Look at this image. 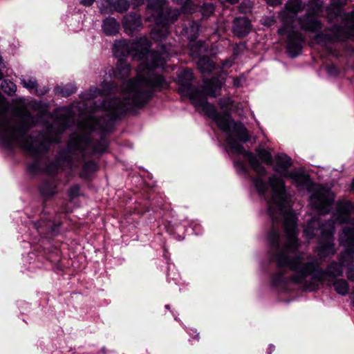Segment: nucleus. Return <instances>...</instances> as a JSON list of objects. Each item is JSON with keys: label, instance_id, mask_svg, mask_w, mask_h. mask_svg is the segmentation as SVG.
<instances>
[{"label": "nucleus", "instance_id": "nucleus-13", "mask_svg": "<svg viewBox=\"0 0 354 354\" xmlns=\"http://www.w3.org/2000/svg\"><path fill=\"white\" fill-rule=\"evenodd\" d=\"M100 88L91 87L88 92L81 93L80 97L82 100L89 101L98 97V95H108L112 93L116 84L113 82H106L104 80L100 85Z\"/></svg>", "mask_w": 354, "mask_h": 354}, {"label": "nucleus", "instance_id": "nucleus-53", "mask_svg": "<svg viewBox=\"0 0 354 354\" xmlns=\"http://www.w3.org/2000/svg\"><path fill=\"white\" fill-rule=\"evenodd\" d=\"M30 107L35 111H41L46 107V105L42 101L34 100L30 102Z\"/></svg>", "mask_w": 354, "mask_h": 354}, {"label": "nucleus", "instance_id": "nucleus-26", "mask_svg": "<svg viewBox=\"0 0 354 354\" xmlns=\"http://www.w3.org/2000/svg\"><path fill=\"white\" fill-rule=\"evenodd\" d=\"M326 269L328 272V277L333 281L337 279V277H342L344 276V267L339 260L337 262L333 260L327 265Z\"/></svg>", "mask_w": 354, "mask_h": 354}, {"label": "nucleus", "instance_id": "nucleus-42", "mask_svg": "<svg viewBox=\"0 0 354 354\" xmlns=\"http://www.w3.org/2000/svg\"><path fill=\"white\" fill-rule=\"evenodd\" d=\"M62 225L61 222H54L49 221L46 223V234L50 236H54L59 234V227Z\"/></svg>", "mask_w": 354, "mask_h": 354}, {"label": "nucleus", "instance_id": "nucleus-62", "mask_svg": "<svg viewBox=\"0 0 354 354\" xmlns=\"http://www.w3.org/2000/svg\"><path fill=\"white\" fill-rule=\"evenodd\" d=\"M5 68V64L3 62V59L1 55H0V80H2L4 77L3 72L2 71V68Z\"/></svg>", "mask_w": 354, "mask_h": 354}, {"label": "nucleus", "instance_id": "nucleus-58", "mask_svg": "<svg viewBox=\"0 0 354 354\" xmlns=\"http://www.w3.org/2000/svg\"><path fill=\"white\" fill-rule=\"evenodd\" d=\"M203 10L205 12L212 14L215 11V7L212 3H204Z\"/></svg>", "mask_w": 354, "mask_h": 354}, {"label": "nucleus", "instance_id": "nucleus-30", "mask_svg": "<svg viewBox=\"0 0 354 354\" xmlns=\"http://www.w3.org/2000/svg\"><path fill=\"white\" fill-rule=\"evenodd\" d=\"M197 67L201 73H211L215 69V64L212 58L203 55L197 62Z\"/></svg>", "mask_w": 354, "mask_h": 354}, {"label": "nucleus", "instance_id": "nucleus-39", "mask_svg": "<svg viewBox=\"0 0 354 354\" xmlns=\"http://www.w3.org/2000/svg\"><path fill=\"white\" fill-rule=\"evenodd\" d=\"M351 30L348 28L337 25L333 28V35L336 40H346L351 35Z\"/></svg>", "mask_w": 354, "mask_h": 354}, {"label": "nucleus", "instance_id": "nucleus-15", "mask_svg": "<svg viewBox=\"0 0 354 354\" xmlns=\"http://www.w3.org/2000/svg\"><path fill=\"white\" fill-rule=\"evenodd\" d=\"M313 205L320 212H328V207L334 201V198L324 194V192L317 191L312 194L310 197Z\"/></svg>", "mask_w": 354, "mask_h": 354}, {"label": "nucleus", "instance_id": "nucleus-21", "mask_svg": "<svg viewBox=\"0 0 354 354\" xmlns=\"http://www.w3.org/2000/svg\"><path fill=\"white\" fill-rule=\"evenodd\" d=\"M354 210V204L349 200L343 201L337 206V218L341 223H346L349 221L351 214Z\"/></svg>", "mask_w": 354, "mask_h": 354}, {"label": "nucleus", "instance_id": "nucleus-3", "mask_svg": "<svg viewBox=\"0 0 354 354\" xmlns=\"http://www.w3.org/2000/svg\"><path fill=\"white\" fill-rule=\"evenodd\" d=\"M190 100L198 106L201 107L206 115L212 119L218 128L230 135L231 124H233V130L235 132V138L242 143H247L250 140V136L248 129L242 122H236L232 117L229 111H225L223 113H218L215 106L209 102L205 95L200 90H195L190 95Z\"/></svg>", "mask_w": 354, "mask_h": 354}, {"label": "nucleus", "instance_id": "nucleus-23", "mask_svg": "<svg viewBox=\"0 0 354 354\" xmlns=\"http://www.w3.org/2000/svg\"><path fill=\"white\" fill-rule=\"evenodd\" d=\"M120 24L112 17H106L102 21V28L105 35H115L120 32Z\"/></svg>", "mask_w": 354, "mask_h": 354}, {"label": "nucleus", "instance_id": "nucleus-51", "mask_svg": "<svg viewBox=\"0 0 354 354\" xmlns=\"http://www.w3.org/2000/svg\"><path fill=\"white\" fill-rule=\"evenodd\" d=\"M80 187L79 184L73 185L68 190V196L71 200L77 198L80 196Z\"/></svg>", "mask_w": 354, "mask_h": 354}, {"label": "nucleus", "instance_id": "nucleus-6", "mask_svg": "<svg viewBox=\"0 0 354 354\" xmlns=\"http://www.w3.org/2000/svg\"><path fill=\"white\" fill-rule=\"evenodd\" d=\"M299 24L304 31L315 32L314 39L317 42L329 41V36L323 32V24L314 10H307L305 14L299 18Z\"/></svg>", "mask_w": 354, "mask_h": 354}, {"label": "nucleus", "instance_id": "nucleus-40", "mask_svg": "<svg viewBox=\"0 0 354 354\" xmlns=\"http://www.w3.org/2000/svg\"><path fill=\"white\" fill-rule=\"evenodd\" d=\"M255 151L258 158L261 160L263 162L268 166L272 165L274 159L272 153L269 151L265 149V148L257 147L255 149Z\"/></svg>", "mask_w": 354, "mask_h": 354}, {"label": "nucleus", "instance_id": "nucleus-45", "mask_svg": "<svg viewBox=\"0 0 354 354\" xmlns=\"http://www.w3.org/2000/svg\"><path fill=\"white\" fill-rule=\"evenodd\" d=\"M1 86L3 92L8 95H12L17 91V86L8 80H3Z\"/></svg>", "mask_w": 354, "mask_h": 354}, {"label": "nucleus", "instance_id": "nucleus-20", "mask_svg": "<svg viewBox=\"0 0 354 354\" xmlns=\"http://www.w3.org/2000/svg\"><path fill=\"white\" fill-rule=\"evenodd\" d=\"M221 80L219 77L214 76L205 80L204 85L201 91L203 95H207L210 97H216V91H221Z\"/></svg>", "mask_w": 354, "mask_h": 354}, {"label": "nucleus", "instance_id": "nucleus-38", "mask_svg": "<svg viewBox=\"0 0 354 354\" xmlns=\"http://www.w3.org/2000/svg\"><path fill=\"white\" fill-rule=\"evenodd\" d=\"M333 286L337 294L346 295L349 293L350 286L348 282L344 279H335L333 281Z\"/></svg>", "mask_w": 354, "mask_h": 354}, {"label": "nucleus", "instance_id": "nucleus-8", "mask_svg": "<svg viewBox=\"0 0 354 354\" xmlns=\"http://www.w3.org/2000/svg\"><path fill=\"white\" fill-rule=\"evenodd\" d=\"M110 113L109 118L111 121L119 120L122 116L127 114L128 111H132L133 109H138L133 107L131 100V91L128 96L120 100L119 102H111L109 105Z\"/></svg>", "mask_w": 354, "mask_h": 354}, {"label": "nucleus", "instance_id": "nucleus-24", "mask_svg": "<svg viewBox=\"0 0 354 354\" xmlns=\"http://www.w3.org/2000/svg\"><path fill=\"white\" fill-rule=\"evenodd\" d=\"M346 2L347 0H330V3L326 9L328 17L333 19L340 17Z\"/></svg>", "mask_w": 354, "mask_h": 354}, {"label": "nucleus", "instance_id": "nucleus-18", "mask_svg": "<svg viewBox=\"0 0 354 354\" xmlns=\"http://www.w3.org/2000/svg\"><path fill=\"white\" fill-rule=\"evenodd\" d=\"M308 266L309 275L317 282H323L328 278L326 269H322L321 263L317 259H314L308 262H306Z\"/></svg>", "mask_w": 354, "mask_h": 354}, {"label": "nucleus", "instance_id": "nucleus-25", "mask_svg": "<svg viewBox=\"0 0 354 354\" xmlns=\"http://www.w3.org/2000/svg\"><path fill=\"white\" fill-rule=\"evenodd\" d=\"M292 159L288 156V155L278 154L276 156V167L274 168V171L275 172L279 173L280 171L278 168L281 169L283 171L282 175L286 177L288 173H291V171H289V168L292 166Z\"/></svg>", "mask_w": 354, "mask_h": 354}, {"label": "nucleus", "instance_id": "nucleus-52", "mask_svg": "<svg viewBox=\"0 0 354 354\" xmlns=\"http://www.w3.org/2000/svg\"><path fill=\"white\" fill-rule=\"evenodd\" d=\"M310 3H313L308 10H314L315 11V16H319V14L322 11L323 6L320 3L319 0H310Z\"/></svg>", "mask_w": 354, "mask_h": 354}, {"label": "nucleus", "instance_id": "nucleus-4", "mask_svg": "<svg viewBox=\"0 0 354 354\" xmlns=\"http://www.w3.org/2000/svg\"><path fill=\"white\" fill-rule=\"evenodd\" d=\"M128 86L131 91L133 106L141 109L154 98V92L168 88L169 84L165 76L151 73L147 76H141L136 83L130 82Z\"/></svg>", "mask_w": 354, "mask_h": 354}, {"label": "nucleus", "instance_id": "nucleus-48", "mask_svg": "<svg viewBox=\"0 0 354 354\" xmlns=\"http://www.w3.org/2000/svg\"><path fill=\"white\" fill-rule=\"evenodd\" d=\"M159 50H153L151 51V56L153 58H158L161 55H167L169 52V48L165 44H159Z\"/></svg>", "mask_w": 354, "mask_h": 354}, {"label": "nucleus", "instance_id": "nucleus-7", "mask_svg": "<svg viewBox=\"0 0 354 354\" xmlns=\"http://www.w3.org/2000/svg\"><path fill=\"white\" fill-rule=\"evenodd\" d=\"M178 19V14L173 12L169 8H165V6L158 10L151 12L147 17V20L153 21L156 26L169 28H170Z\"/></svg>", "mask_w": 354, "mask_h": 354}, {"label": "nucleus", "instance_id": "nucleus-16", "mask_svg": "<svg viewBox=\"0 0 354 354\" xmlns=\"http://www.w3.org/2000/svg\"><path fill=\"white\" fill-rule=\"evenodd\" d=\"M287 178L293 179L298 187H301L311 192L316 187V183L311 178L310 175L304 172L291 171L286 174Z\"/></svg>", "mask_w": 354, "mask_h": 354}, {"label": "nucleus", "instance_id": "nucleus-32", "mask_svg": "<svg viewBox=\"0 0 354 354\" xmlns=\"http://www.w3.org/2000/svg\"><path fill=\"white\" fill-rule=\"evenodd\" d=\"M337 250L335 243L333 242H325L318 249V256L322 259L332 257L335 254Z\"/></svg>", "mask_w": 354, "mask_h": 354}, {"label": "nucleus", "instance_id": "nucleus-60", "mask_svg": "<svg viewBox=\"0 0 354 354\" xmlns=\"http://www.w3.org/2000/svg\"><path fill=\"white\" fill-rule=\"evenodd\" d=\"M304 285L307 289H309L310 290H316L319 288L317 283H315V281H307L306 280V282H304Z\"/></svg>", "mask_w": 354, "mask_h": 354}, {"label": "nucleus", "instance_id": "nucleus-37", "mask_svg": "<svg viewBox=\"0 0 354 354\" xmlns=\"http://www.w3.org/2000/svg\"><path fill=\"white\" fill-rule=\"evenodd\" d=\"M343 245L344 247L354 248V227L346 226L343 227Z\"/></svg>", "mask_w": 354, "mask_h": 354}, {"label": "nucleus", "instance_id": "nucleus-14", "mask_svg": "<svg viewBox=\"0 0 354 354\" xmlns=\"http://www.w3.org/2000/svg\"><path fill=\"white\" fill-rule=\"evenodd\" d=\"M151 43L145 37H140L132 43V56L138 60H145L149 54L151 55Z\"/></svg>", "mask_w": 354, "mask_h": 354}, {"label": "nucleus", "instance_id": "nucleus-34", "mask_svg": "<svg viewBox=\"0 0 354 354\" xmlns=\"http://www.w3.org/2000/svg\"><path fill=\"white\" fill-rule=\"evenodd\" d=\"M109 147V140L105 135H100V140L95 141L93 145L94 153L102 154L106 152Z\"/></svg>", "mask_w": 354, "mask_h": 354}, {"label": "nucleus", "instance_id": "nucleus-17", "mask_svg": "<svg viewBox=\"0 0 354 354\" xmlns=\"http://www.w3.org/2000/svg\"><path fill=\"white\" fill-rule=\"evenodd\" d=\"M268 185L273 192L272 200L278 199L281 201H284V196L286 192V184L283 178L276 175L268 177Z\"/></svg>", "mask_w": 354, "mask_h": 354}, {"label": "nucleus", "instance_id": "nucleus-5", "mask_svg": "<svg viewBox=\"0 0 354 354\" xmlns=\"http://www.w3.org/2000/svg\"><path fill=\"white\" fill-rule=\"evenodd\" d=\"M226 142L232 153L243 155L244 158L247 160L249 166L257 174L252 179L254 188L259 195H265L268 190V187L262 177L268 174L266 168L262 165L254 153L245 150L243 142H239L234 135H228L226 138Z\"/></svg>", "mask_w": 354, "mask_h": 354}, {"label": "nucleus", "instance_id": "nucleus-1", "mask_svg": "<svg viewBox=\"0 0 354 354\" xmlns=\"http://www.w3.org/2000/svg\"><path fill=\"white\" fill-rule=\"evenodd\" d=\"M5 100L4 97L0 92V103ZM20 122L19 126L14 129L17 133L16 136L8 124L5 113L0 111V141L6 147H11L14 141H17L21 145V147L27 151L31 157H38L39 154L48 151V147L41 141L35 144L37 140L32 136H28V133L32 127L35 126L37 121L28 111L20 115Z\"/></svg>", "mask_w": 354, "mask_h": 354}, {"label": "nucleus", "instance_id": "nucleus-61", "mask_svg": "<svg viewBox=\"0 0 354 354\" xmlns=\"http://www.w3.org/2000/svg\"><path fill=\"white\" fill-rule=\"evenodd\" d=\"M95 0H79V3L84 6H91L93 4Z\"/></svg>", "mask_w": 354, "mask_h": 354}, {"label": "nucleus", "instance_id": "nucleus-56", "mask_svg": "<svg viewBox=\"0 0 354 354\" xmlns=\"http://www.w3.org/2000/svg\"><path fill=\"white\" fill-rule=\"evenodd\" d=\"M165 227L169 234H175V225H173L171 222L167 221L165 225Z\"/></svg>", "mask_w": 354, "mask_h": 354}, {"label": "nucleus", "instance_id": "nucleus-46", "mask_svg": "<svg viewBox=\"0 0 354 354\" xmlns=\"http://www.w3.org/2000/svg\"><path fill=\"white\" fill-rule=\"evenodd\" d=\"M286 280L284 273L283 272H278L273 274L271 277V286L274 288H277L281 285H285Z\"/></svg>", "mask_w": 354, "mask_h": 354}, {"label": "nucleus", "instance_id": "nucleus-49", "mask_svg": "<svg viewBox=\"0 0 354 354\" xmlns=\"http://www.w3.org/2000/svg\"><path fill=\"white\" fill-rule=\"evenodd\" d=\"M113 121H107L105 122L104 124H102L100 126V129L101 131V135H105L106 136L107 133H111L113 130Z\"/></svg>", "mask_w": 354, "mask_h": 354}, {"label": "nucleus", "instance_id": "nucleus-41", "mask_svg": "<svg viewBox=\"0 0 354 354\" xmlns=\"http://www.w3.org/2000/svg\"><path fill=\"white\" fill-rule=\"evenodd\" d=\"M167 3V0H147V11L150 15L162 8Z\"/></svg>", "mask_w": 354, "mask_h": 354}, {"label": "nucleus", "instance_id": "nucleus-19", "mask_svg": "<svg viewBox=\"0 0 354 354\" xmlns=\"http://www.w3.org/2000/svg\"><path fill=\"white\" fill-rule=\"evenodd\" d=\"M252 25L248 18L245 17H236L233 23V32L239 38H243L251 31Z\"/></svg>", "mask_w": 354, "mask_h": 354}, {"label": "nucleus", "instance_id": "nucleus-28", "mask_svg": "<svg viewBox=\"0 0 354 354\" xmlns=\"http://www.w3.org/2000/svg\"><path fill=\"white\" fill-rule=\"evenodd\" d=\"M337 259L342 267H348L354 263V248L344 247L337 256Z\"/></svg>", "mask_w": 354, "mask_h": 354}, {"label": "nucleus", "instance_id": "nucleus-54", "mask_svg": "<svg viewBox=\"0 0 354 354\" xmlns=\"http://www.w3.org/2000/svg\"><path fill=\"white\" fill-rule=\"evenodd\" d=\"M24 86L28 88H37L38 83L36 80L28 79L23 80Z\"/></svg>", "mask_w": 354, "mask_h": 354}, {"label": "nucleus", "instance_id": "nucleus-59", "mask_svg": "<svg viewBox=\"0 0 354 354\" xmlns=\"http://www.w3.org/2000/svg\"><path fill=\"white\" fill-rule=\"evenodd\" d=\"M234 165L235 167L239 168L243 171V173H248V168L246 167V166L245 165L242 160L235 161Z\"/></svg>", "mask_w": 354, "mask_h": 354}, {"label": "nucleus", "instance_id": "nucleus-10", "mask_svg": "<svg viewBox=\"0 0 354 354\" xmlns=\"http://www.w3.org/2000/svg\"><path fill=\"white\" fill-rule=\"evenodd\" d=\"M91 139L86 136H80L79 139L71 140L67 144V151L61 150L58 152L55 156L54 160L57 161L59 168L61 169L64 167L65 162L71 160V158L68 153L72 152L74 150H80V142H84L88 145L91 143Z\"/></svg>", "mask_w": 354, "mask_h": 354}, {"label": "nucleus", "instance_id": "nucleus-44", "mask_svg": "<svg viewBox=\"0 0 354 354\" xmlns=\"http://www.w3.org/2000/svg\"><path fill=\"white\" fill-rule=\"evenodd\" d=\"M40 155H38L37 157H32L35 160L30 163H28L26 167V172L31 176H36L39 173L40 167L39 162V158Z\"/></svg>", "mask_w": 354, "mask_h": 354}, {"label": "nucleus", "instance_id": "nucleus-12", "mask_svg": "<svg viewBox=\"0 0 354 354\" xmlns=\"http://www.w3.org/2000/svg\"><path fill=\"white\" fill-rule=\"evenodd\" d=\"M194 79L193 71L189 68L183 70L178 75L177 84L180 86L179 93L187 95L190 99V95L194 92L195 89L192 82Z\"/></svg>", "mask_w": 354, "mask_h": 354}, {"label": "nucleus", "instance_id": "nucleus-64", "mask_svg": "<svg viewBox=\"0 0 354 354\" xmlns=\"http://www.w3.org/2000/svg\"><path fill=\"white\" fill-rule=\"evenodd\" d=\"M274 349H275V346H274L272 344H270L267 349V354H271Z\"/></svg>", "mask_w": 354, "mask_h": 354}, {"label": "nucleus", "instance_id": "nucleus-63", "mask_svg": "<svg viewBox=\"0 0 354 354\" xmlns=\"http://www.w3.org/2000/svg\"><path fill=\"white\" fill-rule=\"evenodd\" d=\"M175 3L180 6H185L191 1V0H172Z\"/></svg>", "mask_w": 354, "mask_h": 354}, {"label": "nucleus", "instance_id": "nucleus-2", "mask_svg": "<svg viewBox=\"0 0 354 354\" xmlns=\"http://www.w3.org/2000/svg\"><path fill=\"white\" fill-rule=\"evenodd\" d=\"M267 239L270 259L276 263L277 268H290L291 271L296 272L290 280L296 285L304 284L309 275L308 266L299 256L290 257L288 254V252L297 249L296 245L289 242L283 248L279 230L273 226L268 230Z\"/></svg>", "mask_w": 354, "mask_h": 354}, {"label": "nucleus", "instance_id": "nucleus-57", "mask_svg": "<svg viewBox=\"0 0 354 354\" xmlns=\"http://www.w3.org/2000/svg\"><path fill=\"white\" fill-rule=\"evenodd\" d=\"M326 71L330 74H333L334 75H337L339 73V69L336 67L335 64H329L326 67Z\"/></svg>", "mask_w": 354, "mask_h": 354}, {"label": "nucleus", "instance_id": "nucleus-55", "mask_svg": "<svg viewBox=\"0 0 354 354\" xmlns=\"http://www.w3.org/2000/svg\"><path fill=\"white\" fill-rule=\"evenodd\" d=\"M346 277L351 281H354V263L347 267Z\"/></svg>", "mask_w": 354, "mask_h": 354}, {"label": "nucleus", "instance_id": "nucleus-29", "mask_svg": "<svg viewBox=\"0 0 354 354\" xmlns=\"http://www.w3.org/2000/svg\"><path fill=\"white\" fill-rule=\"evenodd\" d=\"M162 204H155L154 199L147 200L143 204H140L138 207V213L141 214H146L147 212H152L153 214H159L161 216Z\"/></svg>", "mask_w": 354, "mask_h": 354}, {"label": "nucleus", "instance_id": "nucleus-11", "mask_svg": "<svg viewBox=\"0 0 354 354\" xmlns=\"http://www.w3.org/2000/svg\"><path fill=\"white\" fill-rule=\"evenodd\" d=\"M122 25L127 34L133 35L143 27L140 14L136 12L127 13L122 19Z\"/></svg>", "mask_w": 354, "mask_h": 354}, {"label": "nucleus", "instance_id": "nucleus-36", "mask_svg": "<svg viewBox=\"0 0 354 354\" xmlns=\"http://www.w3.org/2000/svg\"><path fill=\"white\" fill-rule=\"evenodd\" d=\"M99 169L98 165L93 160H86L82 165L81 177L88 178L91 174L96 172Z\"/></svg>", "mask_w": 354, "mask_h": 354}, {"label": "nucleus", "instance_id": "nucleus-33", "mask_svg": "<svg viewBox=\"0 0 354 354\" xmlns=\"http://www.w3.org/2000/svg\"><path fill=\"white\" fill-rule=\"evenodd\" d=\"M108 6L119 13H124L130 8L129 0H106Z\"/></svg>", "mask_w": 354, "mask_h": 354}, {"label": "nucleus", "instance_id": "nucleus-9", "mask_svg": "<svg viewBox=\"0 0 354 354\" xmlns=\"http://www.w3.org/2000/svg\"><path fill=\"white\" fill-rule=\"evenodd\" d=\"M305 41L301 32L296 30H291L287 36L286 53L289 57L295 58L302 53Z\"/></svg>", "mask_w": 354, "mask_h": 354}, {"label": "nucleus", "instance_id": "nucleus-27", "mask_svg": "<svg viewBox=\"0 0 354 354\" xmlns=\"http://www.w3.org/2000/svg\"><path fill=\"white\" fill-rule=\"evenodd\" d=\"M57 189L56 183L52 180H46L42 182L38 187L39 192L42 197L49 198L54 196Z\"/></svg>", "mask_w": 354, "mask_h": 354}, {"label": "nucleus", "instance_id": "nucleus-35", "mask_svg": "<svg viewBox=\"0 0 354 354\" xmlns=\"http://www.w3.org/2000/svg\"><path fill=\"white\" fill-rule=\"evenodd\" d=\"M55 94L62 97H68L77 91V86L73 84H67L65 86H57L54 88Z\"/></svg>", "mask_w": 354, "mask_h": 354}, {"label": "nucleus", "instance_id": "nucleus-50", "mask_svg": "<svg viewBox=\"0 0 354 354\" xmlns=\"http://www.w3.org/2000/svg\"><path fill=\"white\" fill-rule=\"evenodd\" d=\"M46 169L47 172L51 175H56L59 171L60 169L57 161L52 160L46 165Z\"/></svg>", "mask_w": 354, "mask_h": 354}, {"label": "nucleus", "instance_id": "nucleus-43", "mask_svg": "<svg viewBox=\"0 0 354 354\" xmlns=\"http://www.w3.org/2000/svg\"><path fill=\"white\" fill-rule=\"evenodd\" d=\"M293 28V21L292 19L283 18L282 19V26L279 28L277 30V33L279 35H287L290 32V30Z\"/></svg>", "mask_w": 354, "mask_h": 354}, {"label": "nucleus", "instance_id": "nucleus-22", "mask_svg": "<svg viewBox=\"0 0 354 354\" xmlns=\"http://www.w3.org/2000/svg\"><path fill=\"white\" fill-rule=\"evenodd\" d=\"M113 53L115 57H124L132 56V43L127 40H119L114 43Z\"/></svg>", "mask_w": 354, "mask_h": 354}, {"label": "nucleus", "instance_id": "nucleus-47", "mask_svg": "<svg viewBox=\"0 0 354 354\" xmlns=\"http://www.w3.org/2000/svg\"><path fill=\"white\" fill-rule=\"evenodd\" d=\"M116 69L119 73H129L131 70L130 64L124 57H118Z\"/></svg>", "mask_w": 354, "mask_h": 354}, {"label": "nucleus", "instance_id": "nucleus-31", "mask_svg": "<svg viewBox=\"0 0 354 354\" xmlns=\"http://www.w3.org/2000/svg\"><path fill=\"white\" fill-rule=\"evenodd\" d=\"M170 32V28L156 26L152 28L150 32L151 38L155 41H162L168 37Z\"/></svg>", "mask_w": 354, "mask_h": 354}]
</instances>
